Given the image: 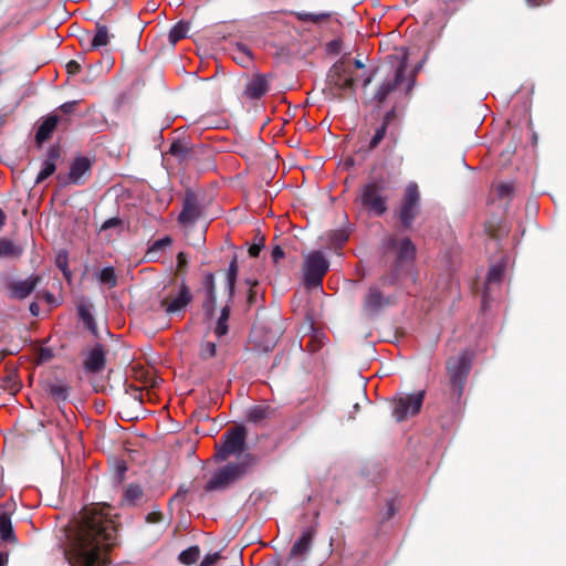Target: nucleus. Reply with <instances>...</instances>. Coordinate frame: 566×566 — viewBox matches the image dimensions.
<instances>
[{"instance_id": "393cba45", "label": "nucleus", "mask_w": 566, "mask_h": 566, "mask_svg": "<svg viewBox=\"0 0 566 566\" xmlns=\"http://www.w3.org/2000/svg\"><path fill=\"white\" fill-rule=\"evenodd\" d=\"M0 541L7 544H13L17 542L11 518L4 512L0 513Z\"/></svg>"}, {"instance_id": "052dcab7", "label": "nucleus", "mask_w": 566, "mask_h": 566, "mask_svg": "<svg viewBox=\"0 0 566 566\" xmlns=\"http://www.w3.org/2000/svg\"><path fill=\"white\" fill-rule=\"evenodd\" d=\"M44 298L46 301V303L49 305H56L57 304V301L55 298V296L49 292H43V293H40L38 292V300L40 298Z\"/></svg>"}, {"instance_id": "4c0bfd02", "label": "nucleus", "mask_w": 566, "mask_h": 566, "mask_svg": "<svg viewBox=\"0 0 566 566\" xmlns=\"http://www.w3.org/2000/svg\"><path fill=\"white\" fill-rule=\"evenodd\" d=\"M387 129L388 128L382 125H379L375 129V133H374L373 137L370 138L368 147H367L368 151H373L374 149H376L379 146V144L382 142V139L386 136Z\"/></svg>"}, {"instance_id": "dca6fc26", "label": "nucleus", "mask_w": 566, "mask_h": 566, "mask_svg": "<svg viewBox=\"0 0 566 566\" xmlns=\"http://www.w3.org/2000/svg\"><path fill=\"white\" fill-rule=\"evenodd\" d=\"M390 304H392V298L390 296H385L380 291L379 285H373L364 296L363 310L369 315H375Z\"/></svg>"}, {"instance_id": "774afa93", "label": "nucleus", "mask_w": 566, "mask_h": 566, "mask_svg": "<svg viewBox=\"0 0 566 566\" xmlns=\"http://www.w3.org/2000/svg\"><path fill=\"white\" fill-rule=\"evenodd\" d=\"M373 81V76L369 75L363 81V87H367Z\"/></svg>"}, {"instance_id": "c9c22d12", "label": "nucleus", "mask_w": 566, "mask_h": 566, "mask_svg": "<svg viewBox=\"0 0 566 566\" xmlns=\"http://www.w3.org/2000/svg\"><path fill=\"white\" fill-rule=\"evenodd\" d=\"M295 17L302 22L319 23L329 19L331 13H307V12H295Z\"/></svg>"}, {"instance_id": "39448f33", "label": "nucleus", "mask_w": 566, "mask_h": 566, "mask_svg": "<svg viewBox=\"0 0 566 566\" xmlns=\"http://www.w3.org/2000/svg\"><path fill=\"white\" fill-rule=\"evenodd\" d=\"M386 191L387 185L384 178L371 179L361 186L356 202L367 212L381 217L388 210V196Z\"/></svg>"}, {"instance_id": "3c124183", "label": "nucleus", "mask_w": 566, "mask_h": 566, "mask_svg": "<svg viewBox=\"0 0 566 566\" xmlns=\"http://www.w3.org/2000/svg\"><path fill=\"white\" fill-rule=\"evenodd\" d=\"M146 522L149 524H156L164 521V514L161 511H153L148 513L145 517Z\"/></svg>"}, {"instance_id": "9b49d317", "label": "nucleus", "mask_w": 566, "mask_h": 566, "mask_svg": "<svg viewBox=\"0 0 566 566\" xmlns=\"http://www.w3.org/2000/svg\"><path fill=\"white\" fill-rule=\"evenodd\" d=\"M92 160L84 156L74 158L70 166L67 175H57V180L62 186L83 185L91 176Z\"/></svg>"}, {"instance_id": "f704fd0d", "label": "nucleus", "mask_w": 566, "mask_h": 566, "mask_svg": "<svg viewBox=\"0 0 566 566\" xmlns=\"http://www.w3.org/2000/svg\"><path fill=\"white\" fill-rule=\"evenodd\" d=\"M98 281L109 289L117 285V275L113 266L104 268L98 274Z\"/></svg>"}, {"instance_id": "de8ad7c7", "label": "nucleus", "mask_w": 566, "mask_h": 566, "mask_svg": "<svg viewBox=\"0 0 566 566\" xmlns=\"http://www.w3.org/2000/svg\"><path fill=\"white\" fill-rule=\"evenodd\" d=\"M206 294H216V281L212 273H207L203 279Z\"/></svg>"}, {"instance_id": "bb28decb", "label": "nucleus", "mask_w": 566, "mask_h": 566, "mask_svg": "<svg viewBox=\"0 0 566 566\" xmlns=\"http://www.w3.org/2000/svg\"><path fill=\"white\" fill-rule=\"evenodd\" d=\"M144 496V491L140 485L138 484H129L123 495V501L125 505L128 506H136L140 503L142 499Z\"/></svg>"}, {"instance_id": "09e8293b", "label": "nucleus", "mask_w": 566, "mask_h": 566, "mask_svg": "<svg viewBox=\"0 0 566 566\" xmlns=\"http://www.w3.org/2000/svg\"><path fill=\"white\" fill-rule=\"evenodd\" d=\"M53 357V352L50 348H44L38 344V365L48 361Z\"/></svg>"}, {"instance_id": "a878e982", "label": "nucleus", "mask_w": 566, "mask_h": 566, "mask_svg": "<svg viewBox=\"0 0 566 566\" xmlns=\"http://www.w3.org/2000/svg\"><path fill=\"white\" fill-rule=\"evenodd\" d=\"M41 7L45 13L41 22L49 21L54 14H57V19L64 15V12L61 10L60 0H38V8Z\"/></svg>"}, {"instance_id": "473e14b6", "label": "nucleus", "mask_w": 566, "mask_h": 566, "mask_svg": "<svg viewBox=\"0 0 566 566\" xmlns=\"http://www.w3.org/2000/svg\"><path fill=\"white\" fill-rule=\"evenodd\" d=\"M189 31V23L185 21H180L176 23L169 31V42L175 44L178 41L186 38L187 33Z\"/></svg>"}, {"instance_id": "8fccbe9b", "label": "nucleus", "mask_w": 566, "mask_h": 566, "mask_svg": "<svg viewBox=\"0 0 566 566\" xmlns=\"http://www.w3.org/2000/svg\"><path fill=\"white\" fill-rule=\"evenodd\" d=\"M220 558L221 555L219 552H216L213 554H207L199 564V566H214Z\"/></svg>"}, {"instance_id": "79ce46f5", "label": "nucleus", "mask_w": 566, "mask_h": 566, "mask_svg": "<svg viewBox=\"0 0 566 566\" xmlns=\"http://www.w3.org/2000/svg\"><path fill=\"white\" fill-rule=\"evenodd\" d=\"M67 263H69V259H67V253L66 252H60L56 258H55V265L62 271L64 277L70 281L71 280V276H72V273L71 271L69 270V266H67Z\"/></svg>"}, {"instance_id": "423d86ee", "label": "nucleus", "mask_w": 566, "mask_h": 566, "mask_svg": "<svg viewBox=\"0 0 566 566\" xmlns=\"http://www.w3.org/2000/svg\"><path fill=\"white\" fill-rule=\"evenodd\" d=\"M327 86L334 98H342L345 93L355 92L354 71L348 59L342 57L329 69Z\"/></svg>"}, {"instance_id": "20e7f679", "label": "nucleus", "mask_w": 566, "mask_h": 566, "mask_svg": "<svg viewBox=\"0 0 566 566\" xmlns=\"http://www.w3.org/2000/svg\"><path fill=\"white\" fill-rule=\"evenodd\" d=\"M259 461L260 458L256 454L245 452L239 461L229 462L216 471L205 485V490L212 492L228 489L244 478L250 470L259 464Z\"/></svg>"}, {"instance_id": "b1692460", "label": "nucleus", "mask_w": 566, "mask_h": 566, "mask_svg": "<svg viewBox=\"0 0 566 566\" xmlns=\"http://www.w3.org/2000/svg\"><path fill=\"white\" fill-rule=\"evenodd\" d=\"M48 395L55 402H64L69 398L70 387L62 382H46L43 385Z\"/></svg>"}, {"instance_id": "69168bd1", "label": "nucleus", "mask_w": 566, "mask_h": 566, "mask_svg": "<svg viewBox=\"0 0 566 566\" xmlns=\"http://www.w3.org/2000/svg\"><path fill=\"white\" fill-rule=\"evenodd\" d=\"M547 0H526V2L532 7H538L546 2Z\"/></svg>"}, {"instance_id": "338daca9", "label": "nucleus", "mask_w": 566, "mask_h": 566, "mask_svg": "<svg viewBox=\"0 0 566 566\" xmlns=\"http://www.w3.org/2000/svg\"><path fill=\"white\" fill-rule=\"evenodd\" d=\"M8 564V554L0 553V566H6Z\"/></svg>"}, {"instance_id": "49530a36", "label": "nucleus", "mask_w": 566, "mask_h": 566, "mask_svg": "<svg viewBox=\"0 0 566 566\" xmlns=\"http://www.w3.org/2000/svg\"><path fill=\"white\" fill-rule=\"evenodd\" d=\"M496 192H497V196L502 199L510 198L514 192V186H513V184H510V182L500 184L496 187Z\"/></svg>"}, {"instance_id": "7ed1b4c3", "label": "nucleus", "mask_w": 566, "mask_h": 566, "mask_svg": "<svg viewBox=\"0 0 566 566\" xmlns=\"http://www.w3.org/2000/svg\"><path fill=\"white\" fill-rule=\"evenodd\" d=\"M473 354L462 350L457 356H451L446 363L447 391L446 395L452 405H459L471 370Z\"/></svg>"}, {"instance_id": "e2e57ef3", "label": "nucleus", "mask_w": 566, "mask_h": 566, "mask_svg": "<svg viewBox=\"0 0 566 566\" xmlns=\"http://www.w3.org/2000/svg\"><path fill=\"white\" fill-rule=\"evenodd\" d=\"M485 231H486V233L489 234L490 238L497 239L496 228L491 222H488L485 224Z\"/></svg>"}, {"instance_id": "58836bf2", "label": "nucleus", "mask_w": 566, "mask_h": 566, "mask_svg": "<svg viewBox=\"0 0 566 566\" xmlns=\"http://www.w3.org/2000/svg\"><path fill=\"white\" fill-rule=\"evenodd\" d=\"M171 243H172V240L168 235L156 240L148 249L147 256H149V259H153L158 251L164 250L165 248L169 247Z\"/></svg>"}, {"instance_id": "6ab92c4d", "label": "nucleus", "mask_w": 566, "mask_h": 566, "mask_svg": "<svg viewBox=\"0 0 566 566\" xmlns=\"http://www.w3.org/2000/svg\"><path fill=\"white\" fill-rule=\"evenodd\" d=\"M61 41L59 34L53 30L50 39L41 41L42 51L38 52V69L52 61Z\"/></svg>"}, {"instance_id": "37998d69", "label": "nucleus", "mask_w": 566, "mask_h": 566, "mask_svg": "<svg viewBox=\"0 0 566 566\" xmlns=\"http://www.w3.org/2000/svg\"><path fill=\"white\" fill-rule=\"evenodd\" d=\"M217 295L206 294L202 307L208 316H212L216 311Z\"/></svg>"}, {"instance_id": "9d476101", "label": "nucleus", "mask_w": 566, "mask_h": 566, "mask_svg": "<svg viewBox=\"0 0 566 566\" xmlns=\"http://www.w3.org/2000/svg\"><path fill=\"white\" fill-rule=\"evenodd\" d=\"M426 391L401 395L392 400V416L397 422L417 416L423 405Z\"/></svg>"}, {"instance_id": "603ef678", "label": "nucleus", "mask_w": 566, "mask_h": 566, "mask_svg": "<svg viewBox=\"0 0 566 566\" xmlns=\"http://www.w3.org/2000/svg\"><path fill=\"white\" fill-rule=\"evenodd\" d=\"M123 223V220L120 218L114 217L105 220L101 226V231H106L108 229L118 227Z\"/></svg>"}, {"instance_id": "ea45409f", "label": "nucleus", "mask_w": 566, "mask_h": 566, "mask_svg": "<svg viewBox=\"0 0 566 566\" xmlns=\"http://www.w3.org/2000/svg\"><path fill=\"white\" fill-rule=\"evenodd\" d=\"M217 354V345L213 342L205 340L200 344L199 356L201 359L207 360L214 357Z\"/></svg>"}, {"instance_id": "a19ab883", "label": "nucleus", "mask_w": 566, "mask_h": 566, "mask_svg": "<svg viewBox=\"0 0 566 566\" xmlns=\"http://www.w3.org/2000/svg\"><path fill=\"white\" fill-rule=\"evenodd\" d=\"M250 287L247 295V308L250 310L253 305L258 304L259 301V282L258 281H248Z\"/></svg>"}, {"instance_id": "c85d7f7f", "label": "nucleus", "mask_w": 566, "mask_h": 566, "mask_svg": "<svg viewBox=\"0 0 566 566\" xmlns=\"http://www.w3.org/2000/svg\"><path fill=\"white\" fill-rule=\"evenodd\" d=\"M109 42V32L106 25L96 24V33L90 42V50H97L106 46Z\"/></svg>"}, {"instance_id": "0e129e2a", "label": "nucleus", "mask_w": 566, "mask_h": 566, "mask_svg": "<svg viewBox=\"0 0 566 566\" xmlns=\"http://www.w3.org/2000/svg\"><path fill=\"white\" fill-rule=\"evenodd\" d=\"M238 49L239 51L244 53L249 59L251 57V52L244 44H238Z\"/></svg>"}, {"instance_id": "e433bc0d", "label": "nucleus", "mask_w": 566, "mask_h": 566, "mask_svg": "<svg viewBox=\"0 0 566 566\" xmlns=\"http://www.w3.org/2000/svg\"><path fill=\"white\" fill-rule=\"evenodd\" d=\"M20 254V249L10 240H0V256L12 258Z\"/></svg>"}, {"instance_id": "c756f323", "label": "nucleus", "mask_w": 566, "mask_h": 566, "mask_svg": "<svg viewBox=\"0 0 566 566\" xmlns=\"http://www.w3.org/2000/svg\"><path fill=\"white\" fill-rule=\"evenodd\" d=\"M238 271H239V266H238L237 256H233V259L231 260V262L229 264L228 271H227V290H228L229 301H231L234 295Z\"/></svg>"}, {"instance_id": "5701e85b", "label": "nucleus", "mask_w": 566, "mask_h": 566, "mask_svg": "<svg viewBox=\"0 0 566 566\" xmlns=\"http://www.w3.org/2000/svg\"><path fill=\"white\" fill-rule=\"evenodd\" d=\"M275 409L270 405H254L247 411V420L254 424H261L274 416Z\"/></svg>"}, {"instance_id": "72a5a7b5", "label": "nucleus", "mask_w": 566, "mask_h": 566, "mask_svg": "<svg viewBox=\"0 0 566 566\" xmlns=\"http://www.w3.org/2000/svg\"><path fill=\"white\" fill-rule=\"evenodd\" d=\"M230 317V306L226 305L222 307L220 316L214 328V333L218 337H222L228 333V319Z\"/></svg>"}, {"instance_id": "6e6552de", "label": "nucleus", "mask_w": 566, "mask_h": 566, "mask_svg": "<svg viewBox=\"0 0 566 566\" xmlns=\"http://www.w3.org/2000/svg\"><path fill=\"white\" fill-rule=\"evenodd\" d=\"M329 263L321 251L310 253L303 263V282L307 289L321 287Z\"/></svg>"}, {"instance_id": "a18cd8bd", "label": "nucleus", "mask_w": 566, "mask_h": 566, "mask_svg": "<svg viewBox=\"0 0 566 566\" xmlns=\"http://www.w3.org/2000/svg\"><path fill=\"white\" fill-rule=\"evenodd\" d=\"M187 150L186 145L180 140L174 142L169 147V154L180 158L187 154Z\"/></svg>"}, {"instance_id": "f03ea898", "label": "nucleus", "mask_w": 566, "mask_h": 566, "mask_svg": "<svg viewBox=\"0 0 566 566\" xmlns=\"http://www.w3.org/2000/svg\"><path fill=\"white\" fill-rule=\"evenodd\" d=\"M388 251L395 253V260L388 274L379 279V285L394 286L399 279L409 273L417 254V249L411 239L391 235L386 241Z\"/></svg>"}, {"instance_id": "bf43d9fd", "label": "nucleus", "mask_w": 566, "mask_h": 566, "mask_svg": "<svg viewBox=\"0 0 566 566\" xmlns=\"http://www.w3.org/2000/svg\"><path fill=\"white\" fill-rule=\"evenodd\" d=\"M77 102L76 101H71V102H66L64 104H62L59 109L64 113V114H71L74 112L75 109V106H76Z\"/></svg>"}, {"instance_id": "5fc2aeb1", "label": "nucleus", "mask_w": 566, "mask_h": 566, "mask_svg": "<svg viewBox=\"0 0 566 566\" xmlns=\"http://www.w3.org/2000/svg\"><path fill=\"white\" fill-rule=\"evenodd\" d=\"M264 245V238H261L260 243H253L250 245L248 252L251 258H258L260 255V252Z\"/></svg>"}, {"instance_id": "f3484780", "label": "nucleus", "mask_w": 566, "mask_h": 566, "mask_svg": "<svg viewBox=\"0 0 566 566\" xmlns=\"http://www.w3.org/2000/svg\"><path fill=\"white\" fill-rule=\"evenodd\" d=\"M107 349L101 343H96L87 353L83 361L86 373L98 374L105 369Z\"/></svg>"}, {"instance_id": "f8f14e48", "label": "nucleus", "mask_w": 566, "mask_h": 566, "mask_svg": "<svg viewBox=\"0 0 566 566\" xmlns=\"http://www.w3.org/2000/svg\"><path fill=\"white\" fill-rule=\"evenodd\" d=\"M203 207L198 195L188 189L182 199V210L178 216V222L182 226L195 224L202 216Z\"/></svg>"}, {"instance_id": "6e6d98bb", "label": "nucleus", "mask_w": 566, "mask_h": 566, "mask_svg": "<svg viewBox=\"0 0 566 566\" xmlns=\"http://www.w3.org/2000/svg\"><path fill=\"white\" fill-rule=\"evenodd\" d=\"M81 64L75 60H71L66 63V71L70 75L78 74L81 72Z\"/></svg>"}, {"instance_id": "0eeeda50", "label": "nucleus", "mask_w": 566, "mask_h": 566, "mask_svg": "<svg viewBox=\"0 0 566 566\" xmlns=\"http://www.w3.org/2000/svg\"><path fill=\"white\" fill-rule=\"evenodd\" d=\"M248 430L244 426L238 424L228 429L221 438V443L216 446V461H226L231 455L239 459L245 454Z\"/></svg>"}, {"instance_id": "a211bd4d", "label": "nucleus", "mask_w": 566, "mask_h": 566, "mask_svg": "<svg viewBox=\"0 0 566 566\" xmlns=\"http://www.w3.org/2000/svg\"><path fill=\"white\" fill-rule=\"evenodd\" d=\"M269 82L264 74L253 75L247 83L243 95L250 99H260L269 91Z\"/></svg>"}, {"instance_id": "2eb2a0df", "label": "nucleus", "mask_w": 566, "mask_h": 566, "mask_svg": "<svg viewBox=\"0 0 566 566\" xmlns=\"http://www.w3.org/2000/svg\"><path fill=\"white\" fill-rule=\"evenodd\" d=\"M405 73L406 65L400 63L395 70L394 77L391 80H386L380 84L374 95V101L377 103V108H380L381 105L386 102L387 97L402 83Z\"/></svg>"}, {"instance_id": "680f3d73", "label": "nucleus", "mask_w": 566, "mask_h": 566, "mask_svg": "<svg viewBox=\"0 0 566 566\" xmlns=\"http://www.w3.org/2000/svg\"><path fill=\"white\" fill-rule=\"evenodd\" d=\"M126 392L128 395H130L132 397H134L135 399L142 401V391L138 387L134 386V385H129L127 388H126Z\"/></svg>"}, {"instance_id": "412c9836", "label": "nucleus", "mask_w": 566, "mask_h": 566, "mask_svg": "<svg viewBox=\"0 0 566 566\" xmlns=\"http://www.w3.org/2000/svg\"><path fill=\"white\" fill-rule=\"evenodd\" d=\"M10 296L13 298L23 300L29 296L35 287V277L29 276L27 279L14 280L8 285Z\"/></svg>"}, {"instance_id": "7c9ffc66", "label": "nucleus", "mask_w": 566, "mask_h": 566, "mask_svg": "<svg viewBox=\"0 0 566 566\" xmlns=\"http://www.w3.org/2000/svg\"><path fill=\"white\" fill-rule=\"evenodd\" d=\"M201 555V549L198 545H193L182 551L178 555V562L186 566H191L198 562Z\"/></svg>"}, {"instance_id": "cd10ccee", "label": "nucleus", "mask_w": 566, "mask_h": 566, "mask_svg": "<svg viewBox=\"0 0 566 566\" xmlns=\"http://www.w3.org/2000/svg\"><path fill=\"white\" fill-rule=\"evenodd\" d=\"M504 270H505L504 266L501 264H495L489 269L486 279H485V287L483 291L484 300L488 297L491 284L500 283L502 281V277L504 275Z\"/></svg>"}, {"instance_id": "c03bdc74", "label": "nucleus", "mask_w": 566, "mask_h": 566, "mask_svg": "<svg viewBox=\"0 0 566 566\" xmlns=\"http://www.w3.org/2000/svg\"><path fill=\"white\" fill-rule=\"evenodd\" d=\"M329 237L335 247H342L348 240V233L345 230H335Z\"/></svg>"}, {"instance_id": "f257e3e1", "label": "nucleus", "mask_w": 566, "mask_h": 566, "mask_svg": "<svg viewBox=\"0 0 566 566\" xmlns=\"http://www.w3.org/2000/svg\"><path fill=\"white\" fill-rule=\"evenodd\" d=\"M115 533V525L106 514L97 507L85 506L66 534L67 554L73 566H105Z\"/></svg>"}, {"instance_id": "ddd939ff", "label": "nucleus", "mask_w": 566, "mask_h": 566, "mask_svg": "<svg viewBox=\"0 0 566 566\" xmlns=\"http://www.w3.org/2000/svg\"><path fill=\"white\" fill-rule=\"evenodd\" d=\"M317 528L318 523H314L302 531L300 537L294 542L290 549L289 559H304L311 553L317 535Z\"/></svg>"}, {"instance_id": "864d4df0", "label": "nucleus", "mask_w": 566, "mask_h": 566, "mask_svg": "<svg viewBox=\"0 0 566 566\" xmlns=\"http://www.w3.org/2000/svg\"><path fill=\"white\" fill-rule=\"evenodd\" d=\"M396 107H391L388 112L385 113V115L382 116V119H381V123L380 125L385 126L388 128V126L390 125V123L396 118Z\"/></svg>"}, {"instance_id": "4468645a", "label": "nucleus", "mask_w": 566, "mask_h": 566, "mask_svg": "<svg viewBox=\"0 0 566 566\" xmlns=\"http://www.w3.org/2000/svg\"><path fill=\"white\" fill-rule=\"evenodd\" d=\"M191 301L192 295L190 289L186 284V281L182 280L177 296L171 297L168 295L164 297L160 301V308H163L166 314L171 315L182 311Z\"/></svg>"}, {"instance_id": "1a4fd4ad", "label": "nucleus", "mask_w": 566, "mask_h": 566, "mask_svg": "<svg viewBox=\"0 0 566 566\" xmlns=\"http://www.w3.org/2000/svg\"><path fill=\"white\" fill-rule=\"evenodd\" d=\"M420 212V191L416 182H409L397 211L398 219L405 229H410Z\"/></svg>"}, {"instance_id": "4be33fe9", "label": "nucleus", "mask_w": 566, "mask_h": 566, "mask_svg": "<svg viewBox=\"0 0 566 566\" xmlns=\"http://www.w3.org/2000/svg\"><path fill=\"white\" fill-rule=\"evenodd\" d=\"M61 120L62 117L56 113H52L43 118L42 123L38 126V146L43 144L52 136Z\"/></svg>"}, {"instance_id": "aec40b11", "label": "nucleus", "mask_w": 566, "mask_h": 566, "mask_svg": "<svg viewBox=\"0 0 566 566\" xmlns=\"http://www.w3.org/2000/svg\"><path fill=\"white\" fill-rule=\"evenodd\" d=\"M61 158V147L53 145L48 149L46 157L42 163V168L38 172V184L45 180L56 170V161Z\"/></svg>"}, {"instance_id": "4d7b16f0", "label": "nucleus", "mask_w": 566, "mask_h": 566, "mask_svg": "<svg viewBox=\"0 0 566 566\" xmlns=\"http://www.w3.org/2000/svg\"><path fill=\"white\" fill-rule=\"evenodd\" d=\"M188 265V258L185 252H179L177 254V270L182 271Z\"/></svg>"}, {"instance_id": "13d9d810", "label": "nucleus", "mask_w": 566, "mask_h": 566, "mask_svg": "<svg viewBox=\"0 0 566 566\" xmlns=\"http://www.w3.org/2000/svg\"><path fill=\"white\" fill-rule=\"evenodd\" d=\"M271 258H272L274 263H277L280 260H282L284 258L283 249L280 245H275L272 249Z\"/></svg>"}, {"instance_id": "2f4dec72", "label": "nucleus", "mask_w": 566, "mask_h": 566, "mask_svg": "<svg viewBox=\"0 0 566 566\" xmlns=\"http://www.w3.org/2000/svg\"><path fill=\"white\" fill-rule=\"evenodd\" d=\"M77 313L81 321L84 323L85 327L90 329L96 337L98 336L97 326L94 319V316L91 313V310L85 304H81L77 306Z\"/></svg>"}]
</instances>
